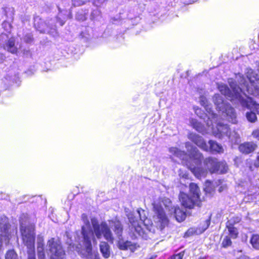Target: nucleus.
<instances>
[{
  "mask_svg": "<svg viewBox=\"0 0 259 259\" xmlns=\"http://www.w3.org/2000/svg\"><path fill=\"white\" fill-rule=\"evenodd\" d=\"M82 219L83 222V225L81 227V236L75 238V241L78 243L75 246L72 242V240L67 241L68 244V249L70 251H76L83 256L89 255L92 251V247L91 240L95 239L96 237L98 239L103 237L110 243L114 241L113 235L111 232L112 228L115 234L120 239L121 236L123 228L120 222L116 218L109 220L108 223L103 221L100 223L96 218H92L91 222L87 216L83 214Z\"/></svg>",
  "mask_w": 259,
  "mask_h": 259,
  "instance_id": "nucleus-1",
  "label": "nucleus"
},
{
  "mask_svg": "<svg viewBox=\"0 0 259 259\" xmlns=\"http://www.w3.org/2000/svg\"><path fill=\"white\" fill-rule=\"evenodd\" d=\"M186 148L189 155L184 152L180 150L176 147H171L169 151L172 155L182 159L184 164H186L194 175L198 178L204 177L207 172V169L210 173L219 172L225 173L228 170L226 162H223L220 165L223 169L218 167V161L216 158L211 157L206 158L204 161V165L206 169H202L200 166L203 156L197 148L193 146L189 142L186 143Z\"/></svg>",
  "mask_w": 259,
  "mask_h": 259,
  "instance_id": "nucleus-2",
  "label": "nucleus"
},
{
  "mask_svg": "<svg viewBox=\"0 0 259 259\" xmlns=\"http://www.w3.org/2000/svg\"><path fill=\"white\" fill-rule=\"evenodd\" d=\"M200 102L207 112V113L204 115L207 118L206 121L207 127H204L200 122H198L197 120L192 119L190 122L193 128L202 134H212L218 138L227 137L233 140L231 137L228 125L223 124L218 120V116L212 111L210 105L207 104L206 98L203 96L201 97Z\"/></svg>",
  "mask_w": 259,
  "mask_h": 259,
  "instance_id": "nucleus-3",
  "label": "nucleus"
},
{
  "mask_svg": "<svg viewBox=\"0 0 259 259\" xmlns=\"http://www.w3.org/2000/svg\"><path fill=\"white\" fill-rule=\"evenodd\" d=\"M228 83L232 90L230 91L226 84L221 83L218 87L220 92L233 104H240L242 107L251 109L259 114V104L247 96L243 92L242 89L237 85L236 81L233 78H229Z\"/></svg>",
  "mask_w": 259,
  "mask_h": 259,
  "instance_id": "nucleus-4",
  "label": "nucleus"
},
{
  "mask_svg": "<svg viewBox=\"0 0 259 259\" xmlns=\"http://www.w3.org/2000/svg\"><path fill=\"white\" fill-rule=\"evenodd\" d=\"M137 214L140 219V221H138L137 217L133 213H130L128 215L129 222L132 225L131 229L133 230L134 229L137 234L143 238H145L146 237L145 235L146 231H152L153 223L146 217L144 210L138 209Z\"/></svg>",
  "mask_w": 259,
  "mask_h": 259,
  "instance_id": "nucleus-5",
  "label": "nucleus"
},
{
  "mask_svg": "<svg viewBox=\"0 0 259 259\" xmlns=\"http://www.w3.org/2000/svg\"><path fill=\"white\" fill-rule=\"evenodd\" d=\"M246 75L247 80L240 73L236 75V80L246 87L248 94L257 95L259 90V75L251 69H246Z\"/></svg>",
  "mask_w": 259,
  "mask_h": 259,
  "instance_id": "nucleus-6",
  "label": "nucleus"
},
{
  "mask_svg": "<svg viewBox=\"0 0 259 259\" xmlns=\"http://www.w3.org/2000/svg\"><path fill=\"white\" fill-rule=\"evenodd\" d=\"M213 102L222 119L233 124L237 123V115L234 109L225 102L221 95L215 94Z\"/></svg>",
  "mask_w": 259,
  "mask_h": 259,
  "instance_id": "nucleus-7",
  "label": "nucleus"
},
{
  "mask_svg": "<svg viewBox=\"0 0 259 259\" xmlns=\"http://www.w3.org/2000/svg\"><path fill=\"white\" fill-rule=\"evenodd\" d=\"M190 194H187L181 192L179 199L183 206L186 208H192L194 205L199 206L200 204L199 197V189L197 185L194 183L190 184Z\"/></svg>",
  "mask_w": 259,
  "mask_h": 259,
  "instance_id": "nucleus-8",
  "label": "nucleus"
},
{
  "mask_svg": "<svg viewBox=\"0 0 259 259\" xmlns=\"http://www.w3.org/2000/svg\"><path fill=\"white\" fill-rule=\"evenodd\" d=\"M20 229L23 243L28 249V259H35L34 251V226L31 225L26 227L21 223Z\"/></svg>",
  "mask_w": 259,
  "mask_h": 259,
  "instance_id": "nucleus-9",
  "label": "nucleus"
},
{
  "mask_svg": "<svg viewBox=\"0 0 259 259\" xmlns=\"http://www.w3.org/2000/svg\"><path fill=\"white\" fill-rule=\"evenodd\" d=\"M152 219L155 226L162 230L167 225L168 220L165 214V210L162 207L160 201H155L153 204Z\"/></svg>",
  "mask_w": 259,
  "mask_h": 259,
  "instance_id": "nucleus-10",
  "label": "nucleus"
},
{
  "mask_svg": "<svg viewBox=\"0 0 259 259\" xmlns=\"http://www.w3.org/2000/svg\"><path fill=\"white\" fill-rule=\"evenodd\" d=\"M188 138L199 148L204 151H207L210 150L213 152L219 153H223L224 152V149L222 146L216 142L210 140L208 143L209 145L208 146L204 141L203 139L195 133H190L188 135Z\"/></svg>",
  "mask_w": 259,
  "mask_h": 259,
  "instance_id": "nucleus-11",
  "label": "nucleus"
},
{
  "mask_svg": "<svg viewBox=\"0 0 259 259\" xmlns=\"http://www.w3.org/2000/svg\"><path fill=\"white\" fill-rule=\"evenodd\" d=\"M47 245L50 259H66L65 251L59 240L52 238L49 240Z\"/></svg>",
  "mask_w": 259,
  "mask_h": 259,
  "instance_id": "nucleus-12",
  "label": "nucleus"
},
{
  "mask_svg": "<svg viewBox=\"0 0 259 259\" xmlns=\"http://www.w3.org/2000/svg\"><path fill=\"white\" fill-rule=\"evenodd\" d=\"M9 227L8 218L6 217H2L0 221V247L2 245L3 242L6 244L8 242Z\"/></svg>",
  "mask_w": 259,
  "mask_h": 259,
  "instance_id": "nucleus-13",
  "label": "nucleus"
},
{
  "mask_svg": "<svg viewBox=\"0 0 259 259\" xmlns=\"http://www.w3.org/2000/svg\"><path fill=\"white\" fill-rule=\"evenodd\" d=\"M256 148V145L252 142H247L240 145L239 149L240 152L248 154L253 152Z\"/></svg>",
  "mask_w": 259,
  "mask_h": 259,
  "instance_id": "nucleus-14",
  "label": "nucleus"
},
{
  "mask_svg": "<svg viewBox=\"0 0 259 259\" xmlns=\"http://www.w3.org/2000/svg\"><path fill=\"white\" fill-rule=\"evenodd\" d=\"M118 247L122 250L130 249L132 251H134L136 249V246L135 244L130 241H119Z\"/></svg>",
  "mask_w": 259,
  "mask_h": 259,
  "instance_id": "nucleus-15",
  "label": "nucleus"
},
{
  "mask_svg": "<svg viewBox=\"0 0 259 259\" xmlns=\"http://www.w3.org/2000/svg\"><path fill=\"white\" fill-rule=\"evenodd\" d=\"M100 249L105 258H108L110 256V247L108 243L105 241L101 242L100 244Z\"/></svg>",
  "mask_w": 259,
  "mask_h": 259,
  "instance_id": "nucleus-16",
  "label": "nucleus"
},
{
  "mask_svg": "<svg viewBox=\"0 0 259 259\" xmlns=\"http://www.w3.org/2000/svg\"><path fill=\"white\" fill-rule=\"evenodd\" d=\"M4 48L8 52L13 54H15L17 52V48L15 46V40L13 38L8 40Z\"/></svg>",
  "mask_w": 259,
  "mask_h": 259,
  "instance_id": "nucleus-17",
  "label": "nucleus"
},
{
  "mask_svg": "<svg viewBox=\"0 0 259 259\" xmlns=\"http://www.w3.org/2000/svg\"><path fill=\"white\" fill-rule=\"evenodd\" d=\"M174 213L176 220L179 222L184 221L186 217V212L179 207L175 208Z\"/></svg>",
  "mask_w": 259,
  "mask_h": 259,
  "instance_id": "nucleus-18",
  "label": "nucleus"
},
{
  "mask_svg": "<svg viewBox=\"0 0 259 259\" xmlns=\"http://www.w3.org/2000/svg\"><path fill=\"white\" fill-rule=\"evenodd\" d=\"M226 227L228 230L229 235H230L231 237L232 238H237L238 234V230L236 228L233 227L230 221L227 222L226 224Z\"/></svg>",
  "mask_w": 259,
  "mask_h": 259,
  "instance_id": "nucleus-19",
  "label": "nucleus"
},
{
  "mask_svg": "<svg viewBox=\"0 0 259 259\" xmlns=\"http://www.w3.org/2000/svg\"><path fill=\"white\" fill-rule=\"evenodd\" d=\"M37 27L39 31L44 33H51V30L55 29V26H52L50 28L44 23H41L40 26L38 25Z\"/></svg>",
  "mask_w": 259,
  "mask_h": 259,
  "instance_id": "nucleus-20",
  "label": "nucleus"
},
{
  "mask_svg": "<svg viewBox=\"0 0 259 259\" xmlns=\"http://www.w3.org/2000/svg\"><path fill=\"white\" fill-rule=\"evenodd\" d=\"M250 243L255 249H259V235L253 234L250 239Z\"/></svg>",
  "mask_w": 259,
  "mask_h": 259,
  "instance_id": "nucleus-21",
  "label": "nucleus"
},
{
  "mask_svg": "<svg viewBox=\"0 0 259 259\" xmlns=\"http://www.w3.org/2000/svg\"><path fill=\"white\" fill-rule=\"evenodd\" d=\"M37 250L39 252L44 251V238L41 235H38L37 237Z\"/></svg>",
  "mask_w": 259,
  "mask_h": 259,
  "instance_id": "nucleus-22",
  "label": "nucleus"
},
{
  "mask_svg": "<svg viewBox=\"0 0 259 259\" xmlns=\"http://www.w3.org/2000/svg\"><path fill=\"white\" fill-rule=\"evenodd\" d=\"M247 120L251 122H254L257 120V117L255 113L250 111L247 112L246 114Z\"/></svg>",
  "mask_w": 259,
  "mask_h": 259,
  "instance_id": "nucleus-23",
  "label": "nucleus"
},
{
  "mask_svg": "<svg viewBox=\"0 0 259 259\" xmlns=\"http://www.w3.org/2000/svg\"><path fill=\"white\" fill-rule=\"evenodd\" d=\"M214 187L212 186V184L211 182H206L205 187L204 188V191L207 193H211L214 190Z\"/></svg>",
  "mask_w": 259,
  "mask_h": 259,
  "instance_id": "nucleus-24",
  "label": "nucleus"
},
{
  "mask_svg": "<svg viewBox=\"0 0 259 259\" xmlns=\"http://www.w3.org/2000/svg\"><path fill=\"white\" fill-rule=\"evenodd\" d=\"M6 259H18L17 254L14 250H10L6 254Z\"/></svg>",
  "mask_w": 259,
  "mask_h": 259,
  "instance_id": "nucleus-25",
  "label": "nucleus"
},
{
  "mask_svg": "<svg viewBox=\"0 0 259 259\" xmlns=\"http://www.w3.org/2000/svg\"><path fill=\"white\" fill-rule=\"evenodd\" d=\"M232 244V241L230 238L228 236H226L223 240L222 246L224 247H227L231 246Z\"/></svg>",
  "mask_w": 259,
  "mask_h": 259,
  "instance_id": "nucleus-26",
  "label": "nucleus"
},
{
  "mask_svg": "<svg viewBox=\"0 0 259 259\" xmlns=\"http://www.w3.org/2000/svg\"><path fill=\"white\" fill-rule=\"evenodd\" d=\"M57 19V21L59 23L60 25L62 26L65 23L66 16H62L61 14H59Z\"/></svg>",
  "mask_w": 259,
  "mask_h": 259,
  "instance_id": "nucleus-27",
  "label": "nucleus"
},
{
  "mask_svg": "<svg viewBox=\"0 0 259 259\" xmlns=\"http://www.w3.org/2000/svg\"><path fill=\"white\" fill-rule=\"evenodd\" d=\"M184 255V252H181L178 254L172 255L169 259H182Z\"/></svg>",
  "mask_w": 259,
  "mask_h": 259,
  "instance_id": "nucleus-28",
  "label": "nucleus"
},
{
  "mask_svg": "<svg viewBox=\"0 0 259 259\" xmlns=\"http://www.w3.org/2000/svg\"><path fill=\"white\" fill-rule=\"evenodd\" d=\"M72 5L75 7L82 6L84 4V2L81 0H72Z\"/></svg>",
  "mask_w": 259,
  "mask_h": 259,
  "instance_id": "nucleus-29",
  "label": "nucleus"
},
{
  "mask_svg": "<svg viewBox=\"0 0 259 259\" xmlns=\"http://www.w3.org/2000/svg\"><path fill=\"white\" fill-rule=\"evenodd\" d=\"M38 259H46L44 251H37Z\"/></svg>",
  "mask_w": 259,
  "mask_h": 259,
  "instance_id": "nucleus-30",
  "label": "nucleus"
},
{
  "mask_svg": "<svg viewBox=\"0 0 259 259\" xmlns=\"http://www.w3.org/2000/svg\"><path fill=\"white\" fill-rule=\"evenodd\" d=\"M194 229L193 228L189 229L185 234V237H188L193 234L194 233Z\"/></svg>",
  "mask_w": 259,
  "mask_h": 259,
  "instance_id": "nucleus-31",
  "label": "nucleus"
},
{
  "mask_svg": "<svg viewBox=\"0 0 259 259\" xmlns=\"http://www.w3.org/2000/svg\"><path fill=\"white\" fill-rule=\"evenodd\" d=\"M252 135L253 137L259 140V129L253 131Z\"/></svg>",
  "mask_w": 259,
  "mask_h": 259,
  "instance_id": "nucleus-32",
  "label": "nucleus"
},
{
  "mask_svg": "<svg viewBox=\"0 0 259 259\" xmlns=\"http://www.w3.org/2000/svg\"><path fill=\"white\" fill-rule=\"evenodd\" d=\"M25 41L27 42H29L32 40V37L31 35H28L25 37Z\"/></svg>",
  "mask_w": 259,
  "mask_h": 259,
  "instance_id": "nucleus-33",
  "label": "nucleus"
},
{
  "mask_svg": "<svg viewBox=\"0 0 259 259\" xmlns=\"http://www.w3.org/2000/svg\"><path fill=\"white\" fill-rule=\"evenodd\" d=\"M200 112H201V110L200 109H198V108L196 109V110H195L196 114L197 115H198V116H199L201 118H202L203 115H199V113H200Z\"/></svg>",
  "mask_w": 259,
  "mask_h": 259,
  "instance_id": "nucleus-34",
  "label": "nucleus"
},
{
  "mask_svg": "<svg viewBox=\"0 0 259 259\" xmlns=\"http://www.w3.org/2000/svg\"><path fill=\"white\" fill-rule=\"evenodd\" d=\"M254 165H255V166H256L257 167H259V152H258L256 160L254 163Z\"/></svg>",
  "mask_w": 259,
  "mask_h": 259,
  "instance_id": "nucleus-35",
  "label": "nucleus"
},
{
  "mask_svg": "<svg viewBox=\"0 0 259 259\" xmlns=\"http://www.w3.org/2000/svg\"><path fill=\"white\" fill-rule=\"evenodd\" d=\"M237 259H250L249 257L245 255H242L238 257Z\"/></svg>",
  "mask_w": 259,
  "mask_h": 259,
  "instance_id": "nucleus-36",
  "label": "nucleus"
},
{
  "mask_svg": "<svg viewBox=\"0 0 259 259\" xmlns=\"http://www.w3.org/2000/svg\"><path fill=\"white\" fill-rule=\"evenodd\" d=\"M223 162H218V168H220L221 169H223V167L222 166L220 165V164Z\"/></svg>",
  "mask_w": 259,
  "mask_h": 259,
  "instance_id": "nucleus-37",
  "label": "nucleus"
},
{
  "mask_svg": "<svg viewBox=\"0 0 259 259\" xmlns=\"http://www.w3.org/2000/svg\"><path fill=\"white\" fill-rule=\"evenodd\" d=\"M165 201L166 202H168V203H170V201H169V200L168 199H165Z\"/></svg>",
  "mask_w": 259,
  "mask_h": 259,
  "instance_id": "nucleus-38",
  "label": "nucleus"
},
{
  "mask_svg": "<svg viewBox=\"0 0 259 259\" xmlns=\"http://www.w3.org/2000/svg\"><path fill=\"white\" fill-rule=\"evenodd\" d=\"M162 203H163V205H165V209H167V207L168 206V205H165V204H164V202H163V201H162Z\"/></svg>",
  "mask_w": 259,
  "mask_h": 259,
  "instance_id": "nucleus-39",
  "label": "nucleus"
},
{
  "mask_svg": "<svg viewBox=\"0 0 259 259\" xmlns=\"http://www.w3.org/2000/svg\"><path fill=\"white\" fill-rule=\"evenodd\" d=\"M198 259H208L206 257H199Z\"/></svg>",
  "mask_w": 259,
  "mask_h": 259,
  "instance_id": "nucleus-40",
  "label": "nucleus"
},
{
  "mask_svg": "<svg viewBox=\"0 0 259 259\" xmlns=\"http://www.w3.org/2000/svg\"><path fill=\"white\" fill-rule=\"evenodd\" d=\"M36 20H35V22H34V25L36 27Z\"/></svg>",
  "mask_w": 259,
  "mask_h": 259,
  "instance_id": "nucleus-41",
  "label": "nucleus"
},
{
  "mask_svg": "<svg viewBox=\"0 0 259 259\" xmlns=\"http://www.w3.org/2000/svg\"><path fill=\"white\" fill-rule=\"evenodd\" d=\"M222 191V190L221 189V188H220L219 189V191H220V192H221Z\"/></svg>",
  "mask_w": 259,
  "mask_h": 259,
  "instance_id": "nucleus-42",
  "label": "nucleus"
}]
</instances>
